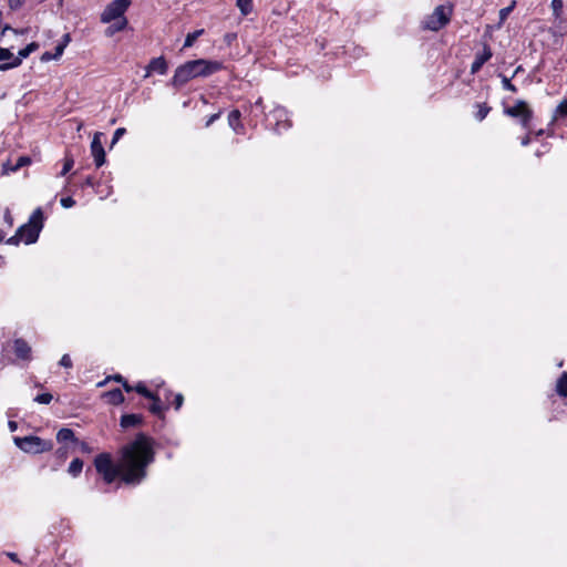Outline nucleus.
<instances>
[{
    "instance_id": "09e8293b",
    "label": "nucleus",
    "mask_w": 567,
    "mask_h": 567,
    "mask_svg": "<svg viewBox=\"0 0 567 567\" xmlns=\"http://www.w3.org/2000/svg\"><path fill=\"white\" fill-rule=\"evenodd\" d=\"M3 238H4V234H3V231L0 229V241H2V240H3Z\"/></svg>"
},
{
    "instance_id": "2eb2a0df",
    "label": "nucleus",
    "mask_w": 567,
    "mask_h": 567,
    "mask_svg": "<svg viewBox=\"0 0 567 567\" xmlns=\"http://www.w3.org/2000/svg\"><path fill=\"white\" fill-rule=\"evenodd\" d=\"M240 112L238 110H234L228 115V123L234 128L236 133H240L238 130L240 127Z\"/></svg>"
},
{
    "instance_id": "5701e85b",
    "label": "nucleus",
    "mask_w": 567,
    "mask_h": 567,
    "mask_svg": "<svg viewBox=\"0 0 567 567\" xmlns=\"http://www.w3.org/2000/svg\"><path fill=\"white\" fill-rule=\"evenodd\" d=\"M515 4H516V2L513 1L508 7L499 10V24H502L507 19L508 14L515 8Z\"/></svg>"
},
{
    "instance_id": "c9c22d12",
    "label": "nucleus",
    "mask_w": 567,
    "mask_h": 567,
    "mask_svg": "<svg viewBox=\"0 0 567 567\" xmlns=\"http://www.w3.org/2000/svg\"><path fill=\"white\" fill-rule=\"evenodd\" d=\"M503 86L506 90H509L512 92H516V86L511 83V81L507 78H503Z\"/></svg>"
},
{
    "instance_id": "c756f323",
    "label": "nucleus",
    "mask_w": 567,
    "mask_h": 567,
    "mask_svg": "<svg viewBox=\"0 0 567 567\" xmlns=\"http://www.w3.org/2000/svg\"><path fill=\"white\" fill-rule=\"evenodd\" d=\"M556 114L566 116L567 115V99L564 100L556 109Z\"/></svg>"
},
{
    "instance_id": "dca6fc26",
    "label": "nucleus",
    "mask_w": 567,
    "mask_h": 567,
    "mask_svg": "<svg viewBox=\"0 0 567 567\" xmlns=\"http://www.w3.org/2000/svg\"><path fill=\"white\" fill-rule=\"evenodd\" d=\"M30 163H31V158H30L29 156H21V157L18 159V162H17V164H16L14 166L9 167V166H8V164H4V165H3V169H4L6 172H8V171L16 172V171H18L19 168H21V167H23V166L29 165Z\"/></svg>"
},
{
    "instance_id": "8fccbe9b",
    "label": "nucleus",
    "mask_w": 567,
    "mask_h": 567,
    "mask_svg": "<svg viewBox=\"0 0 567 567\" xmlns=\"http://www.w3.org/2000/svg\"><path fill=\"white\" fill-rule=\"evenodd\" d=\"M6 30H12V29H11L9 25H6V27H4V29H3V32H4Z\"/></svg>"
},
{
    "instance_id": "49530a36",
    "label": "nucleus",
    "mask_w": 567,
    "mask_h": 567,
    "mask_svg": "<svg viewBox=\"0 0 567 567\" xmlns=\"http://www.w3.org/2000/svg\"><path fill=\"white\" fill-rule=\"evenodd\" d=\"M529 142H530L529 136H525V137L523 138V141H522V144H523V145H528V144H529Z\"/></svg>"
},
{
    "instance_id": "6ab92c4d",
    "label": "nucleus",
    "mask_w": 567,
    "mask_h": 567,
    "mask_svg": "<svg viewBox=\"0 0 567 567\" xmlns=\"http://www.w3.org/2000/svg\"><path fill=\"white\" fill-rule=\"evenodd\" d=\"M204 33V29L188 33L185 39L184 48H190L194 42Z\"/></svg>"
},
{
    "instance_id": "39448f33",
    "label": "nucleus",
    "mask_w": 567,
    "mask_h": 567,
    "mask_svg": "<svg viewBox=\"0 0 567 567\" xmlns=\"http://www.w3.org/2000/svg\"><path fill=\"white\" fill-rule=\"evenodd\" d=\"M16 445L25 453L39 454L51 451L53 443L51 441L42 440L39 436H24L14 437Z\"/></svg>"
},
{
    "instance_id": "cd10ccee",
    "label": "nucleus",
    "mask_w": 567,
    "mask_h": 567,
    "mask_svg": "<svg viewBox=\"0 0 567 567\" xmlns=\"http://www.w3.org/2000/svg\"><path fill=\"white\" fill-rule=\"evenodd\" d=\"M73 165H74L73 158L66 157L64 161V165H63L61 175L64 176L65 174H68L71 171V168L73 167Z\"/></svg>"
},
{
    "instance_id": "2f4dec72",
    "label": "nucleus",
    "mask_w": 567,
    "mask_h": 567,
    "mask_svg": "<svg viewBox=\"0 0 567 567\" xmlns=\"http://www.w3.org/2000/svg\"><path fill=\"white\" fill-rule=\"evenodd\" d=\"M125 134V128L120 127L114 132L112 145H114L123 135Z\"/></svg>"
},
{
    "instance_id": "a211bd4d",
    "label": "nucleus",
    "mask_w": 567,
    "mask_h": 567,
    "mask_svg": "<svg viewBox=\"0 0 567 567\" xmlns=\"http://www.w3.org/2000/svg\"><path fill=\"white\" fill-rule=\"evenodd\" d=\"M236 4L244 16H247L252 11V0H237Z\"/></svg>"
},
{
    "instance_id": "37998d69",
    "label": "nucleus",
    "mask_w": 567,
    "mask_h": 567,
    "mask_svg": "<svg viewBox=\"0 0 567 567\" xmlns=\"http://www.w3.org/2000/svg\"><path fill=\"white\" fill-rule=\"evenodd\" d=\"M122 384L126 392L133 391V388L126 382V380Z\"/></svg>"
},
{
    "instance_id": "f3484780",
    "label": "nucleus",
    "mask_w": 567,
    "mask_h": 567,
    "mask_svg": "<svg viewBox=\"0 0 567 567\" xmlns=\"http://www.w3.org/2000/svg\"><path fill=\"white\" fill-rule=\"evenodd\" d=\"M110 399V402L113 404H120L124 401V395L120 389H114L106 394Z\"/></svg>"
},
{
    "instance_id": "f8f14e48",
    "label": "nucleus",
    "mask_w": 567,
    "mask_h": 567,
    "mask_svg": "<svg viewBox=\"0 0 567 567\" xmlns=\"http://www.w3.org/2000/svg\"><path fill=\"white\" fill-rule=\"evenodd\" d=\"M492 56L491 49L488 47H484V52L481 55L475 58V61L472 63L471 71L472 73L478 72L482 65L488 61Z\"/></svg>"
},
{
    "instance_id": "a878e982",
    "label": "nucleus",
    "mask_w": 567,
    "mask_h": 567,
    "mask_svg": "<svg viewBox=\"0 0 567 567\" xmlns=\"http://www.w3.org/2000/svg\"><path fill=\"white\" fill-rule=\"evenodd\" d=\"M551 8L555 17L559 18L563 10V0H553Z\"/></svg>"
},
{
    "instance_id": "c85d7f7f",
    "label": "nucleus",
    "mask_w": 567,
    "mask_h": 567,
    "mask_svg": "<svg viewBox=\"0 0 567 567\" xmlns=\"http://www.w3.org/2000/svg\"><path fill=\"white\" fill-rule=\"evenodd\" d=\"M51 400H52V394H50V393H42L35 398V401L41 404H49L51 402Z\"/></svg>"
},
{
    "instance_id": "aec40b11",
    "label": "nucleus",
    "mask_w": 567,
    "mask_h": 567,
    "mask_svg": "<svg viewBox=\"0 0 567 567\" xmlns=\"http://www.w3.org/2000/svg\"><path fill=\"white\" fill-rule=\"evenodd\" d=\"M557 392L563 396H567V372H564L558 379Z\"/></svg>"
},
{
    "instance_id": "473e14b6",
    "label": "nucleus",
    "mask_w": 567,
    "mask_h": 567,
    "mask_svg": "<svg viewBox=\"0 0 567 567\" xmlns=\"http://www.w3.org/2000/svg\"><path fill=\"white\" fill-rule=\"evenodd\" d=\"M60 365H62L64 368H72V360L69 354L62 355V358L60 360Z\"/></svg>"
},
{
    "instance_id": "9b49d317",
    "label": "nucleus",
    "mask_w": 567,
    "mask_h": 567,
    "mask_svg": "<svg viewBox=\"0 0 567 567\" xmlns=\"http://www.w3.org/2000/svg\"><path fill=\"white\" fill-rule=\"evenodd\" d=\"M13 351L18 358L28 360L30 358L31 348L24 340L17 339L13 343Z\"/></svg>"
},
{
    "instance_id": "393cba45",
    "label": "nucleus",
    "mask_w": 567,
    "mask_h": 567,
    "mask_svg": "<svg viewBox=\"0 0 567 567\" xmlns=\"http://www.w3.org/2000/svg\"><path fill=\"white\" fill-rule=\"evenodd\" d=\"M137 393L142 394L147 399H154V394L147 390V388L143 383H138L135 388Z\"/></svg>"
},
{
    "instance_id": "4468645a",
    "label": "nucleus",
    "mask_w": 567,
    "mask_h": 567,
    "mask_svg": "<svg viewBox=\"0 0 567 567\" xmlns=\"http://www.w3.org/2000/svg\"><path fill=\"white\" fill-rule=\"evenodd\" d=\"M142 416L137 414H125L121 419V426L124 429L141 424Z\"/></svg>"
},
{
    "instance_id": "6e6552de",
    "label": "nucleus",
    "mask_w": 567,
    "mask_h": 567,
    "mask_svg": "<svg viewBox=\"0 0 567 567\" xmlns=\"http://www.w3.org/2000/svg\"><path fill=\"white\" fill-rule=\"evenodd\" d=\"M38 48H39L38 43L31 42L24 49L19 51L18 56H16L12 62H7V63L1 64L0 71H7L9 69L20 65L22 60L28 58L30 55V53H32L33 51L38 50Z\"/></svg>"
},
{
    "instance_id": "b1692460",
    "label": "nucleus",
    "mask_w": 567,
    "mask_h": 567,
    "mask_svg": "<svg viewBox=\"0 0 567 567\" xmlns=\"http://www.w3.org/2000/svg\"><path fill=\"white\" fill-rule=\"evenodd\" d=\"M153 400V404L150 406V411L153 413V414H156V415H162L163 413V408L159 403V400L157 396L154 395V399Z\"/></svg>"
},
{
    "instance_id": "a19ab883",
    "label": "nucleus",
    "mask_w": 567,
    "mask_h": 567,
    "mask_svg": "<svg viewBox=\"0 0 567 567\" xmlns=\"http://www.w3.org/2000/svg\"><path fill=\"white\" fill-rule=\"evenodd\" d=\"M218 117H219V114H218V113L213 114V115L208 118V121L206 122V126L212 125V124H213V123H214Z\"/></svg>"
},
{
    "instance_id": "de8ad7c7",
    "label": "nucleus",
    "mask_w": 567,
    "mask_h": 567,
    "mask_svg": "<svg viewBox=\"0 0 567 567\" xmlns=\"http://www.w3.org/2000/svg\"><path fill=\"white\" fill-rule=\"evenodd\" d=\"M69 41H70V35H69V34H65V35H64V41H63V43H65V44H66Z\"/></svg>"
},
{
    "instance_id": "20e7f679",
    "label": "nucleus",
    "mask_w": 567,
    "mask_h": 567,
    "mask_svg": "<svg viewBox=\"0 0 567 567\" xmlns=\"http://www.w3.org/2000/svg\"><path fill=\"white\" fill-rule=\"evenodd\" d=\"M43 215L41 209H37L30 217L29 223L18 228V235L25 244L35 243L42 228Z\"/></svg>"
},
{
    "instance_id": "9d476101",
    "label": "nucleus",
    "mask_w": 567,
    "mask_h": 567,
    "mask_svg": "<svg viewBox=\"0 0 567 567\" xmlns=\"http://www.w3.org/2000/svg\"><path fill=\"white\" fill-rule=\"evenodd\" d=\"M152 72H157L159 74H165L167 72V63L163 56L151 60L147 65L146 76H148Z\"/></svg>"
},
{
    "instance_id": "bb28decb",
    "label": "nucleus",
    "mask_w": 567,
    "mask_h": 567,
    "mask_svg": "<svg viewBox=\"0 0 567 567\" xmlns=\"http://www.w3.org/2000/svg\"><path fill=\"white\" fill-rule=\"evenodd\" d=\"M14 58L9 49L0 48V61L11 60L12 62Z\"/></svg>"
},
{
    "instance_id": "72a5a7b5",
    "label": "nucleus",
    "mask_w": 567,
    "mask_h": 567,
    "mask_svg": "<svg viewBox=\"0 0 567 567\" xmlns=\"http://www.w3.org/2000/svg\"><path fill=\"white\" fill-rule=\"evenodd\" d=\"M75 200L72 197H64L61 199V205L65 208L74 206Z\"/></svg>"
},
{
    "instance_id": "4c0bfd02",
    "label": "nucleus",
    "mask_w": 567,
    "mask_h": 567,
    "mask_svg": "<svg viewBox=\"0 0 567 567\" xmlns=\"http://www.w3.org/2000/svg\"><path fill=\"white\" fill-rule=\"evenodd\" d=\"M20 241H22V239L20 238V236L18 235V231H17L14 236L10 237L7 240V244H9V245H18Z\"/></svg>"
},
{
    "instance_id": "7ed1b4c3",
    "label": "nucleus",
    "mask_w": 567,
    "mask_h": 567,
    "mask_svg": "<svg viewBox=\"0 0 567 567\" xmlns=\"http://www.w3.org/2000/svg\"><path fill=\"white\" fill-rule=\"evenodd\" d=\"M453 6L452 4H441L437 6L432 14H430L424 21V29L431 31H439L443 27H445L452 17Z\"/></svg>"
},
{
    "instance_id": "7c9ffc66",
    "label": "nucleus",
    "mask_w": 567,
    "mask_h": 567,
    "mask_svg": "<svg viewBox=\"0 0 567 567\" xmlns=\"http://www.w3.org/2000/svg\"><path fill=\"white\" fill-rule=\"evenodd\" d=\"M489 112V107L485 106V105H480V110L478 112L476 113V118L482 121L486 117V115L488 114Z\"/></svg>"
},
{
    "instance_id": "1a4fd4ad",
    "label": "nucleus",
    "mask_w": 567,
    "mask_h": 567,
    "mask_svg": "<svg viewBox=\"0 0 567 567\" xmlns=\"http://www.w3.org/2000/svg\"><path fill=\"white\" fill-rule=\"evenodd\" d=\"M101 136L102 133H95L91 143L92 156L94 157V163L97 167L102 166L105 162V151L101 142Z\"/></svg>"
},
{
    "instance_id": "4be33fe9",
    "label": "nucleus",
    "mask_w": 567,
    "mask_h": 567,
    "mask_svg": "<svg viewBox=\"0 0 567 567\" xmlns=\"http://www.w3.org/2000/svg\"><path fill=\"white\" fill-rule=\"evenodd\" d=\"M83 468V462L80 458H74L69 465V473L73 476L80 474Z\"/></svg>"
},
{
    "instance_id": "79ce46f5",
    "label": "nucleus",
    "mask_w": 567,
    "mask_h": 567,
    "mask_svg": "<svg viewBox=\"0 0 567 567\" xmlns=\"http://www.w3.org/2000/svg\"><path fill=\"white\" fill-rule=\"evenodd\" d=\"M7 556H8L12 561H14V563H20V560H19V558H18L17 554H14V553H7Z\"/></svg>"
},
{
    "instance_id": "e433bc0d",
    "label": "nucleus",
    "mask_w": 567,
    "mask_h": 567,
    "mask_svg": "<svg viewBox=\"0 0 567 567\" xmlns=\"http://www.w3.org/2000/svg\"><path fill=\"white\" fill-rule=\"evenodd\" d=\"M65 49V43H60L55 47L54 58L58 59L62 55L63 51Z\"/></svg>"
},
{
    "instance_id": "423d86ee",
    "label": "nucleus",
    "mask_w": 567,
    "mask_h": 567,
    "mask_svg": "<svg viewBox=\"0 0 567 567\" xmlns=\"http://www.w3.org/2000/svg\"><path fill=\"white\" fill-rule=\"evenodd\" d=\"M131 4V0H113L110 2L101 14L103 23H110L113 20H120L124 17L125 11Z\"/></svg>"
},
{
    "instance_id": "ea45409f",
    "label": "nucleus",
    "mask_w": 567,
    "mask_h": 567,
    "mask_svg": "<svg viewBox=\"0 0 567 567\" xmlns=\"http://www.w3.org/2000/svg\"><path fill=\"white\" fill-rule=\"evenodd\" d=\"M183 400H184V399H183V395H182V394H177V395L175 396V402H174V403H175V408H176V409H179V408L182 406V404H183Z\"/></svg>"
},
{
    "instance_id": "f03ea898",
    "label": "nucleus",
    "mask_w": 567,
    "mask_h": 567,
    "mask_svg": "<svg viewBox=\"0 0 567 567\" xmlns=\"http://www.w3.org/2000/svg\"><path fill=\"white\" fill-rule=\"evenodd\" d=\"M223 65L218 61H208L205 59L188 61L176 69L172 79V85L179 89L192 79L208 76L219 71Z\"/></svg>"
},
{
    "instance_id": "f704fd0d",
    "label": "nucleus",
    "mask_w": 567,
    "mask_h": 567,
    "mask_svg": "<svg viewBox=\"0 0 567 567\" xmlns=\"http://www.w3.org/2000/svg\"><path fill=\"white\" fill-rule=\"evenodd\" d=\"M8 2L10 9L17 10L24 3V0H8Z\"/></svg>"
},
{
    "instance_id": "f257e3e1",
    "label": "nucleus",
    "mask_w": 567,
    "mask_h": 567,
    "mask_svg": "<svg viewBox=\"0 0 567 567\" xmlns=\"http://www.w3.org/2000/svg\"><path fill=\"white\" fill-rule=\"evenodd\" d=\"M154 461L153 441L140 433L135 440L121 449L116 464L111 455L102 453L95 457L96 471L111 484L117 476L126 484H140L146 476V467Z\"/></svg>"
},
{
    "instance_id": "58836bf2",
    "label": "nucleus",
    "mask_w": 567,
    "mask_h": 567,
    "mask_svg": "<svg viewBox=\"0 0 567 567\" xmlns=\"http://www.w3.org/2000/svg\"><path fill=\"white\" fill-rule=\"evenodd\" d=\"M53 59H55V58H54V54L51 52H44L41 56V61H43V62H48Z\"/></svg>"
},
{
    "instance_id": "c03bdc74",
    "label": "nucleus",
    "mask_w": 567,
    "mask_h": 567,
    "mask_svg": "<svg viewBox=\"0 0 567 567\" xmlns=\"http://www.w3.org/2000/svg\"><path fill=\"white\" fill-rule=\"evenodd\" d=\"M113 379L115 381H117V382H121V383H123L125 381V379L122 375H120V374L114 375Z\"/></svg>"
},
{
    "instance_id": "a18cd8bd",
    "label": "nucleus",
    "mask_w": 567,
    "mask_h": 567,
    "mask_svg": "<svg viewBox=\"0 0 567 567\" xmlns=\"http://www.w3.org/2000/svg\"><path fill=\"white\" fill-rule=\"evenodd\" d=\"M9 427H10V430H11L12 432H13V431H16V430H17V423H16L14 421H10V422H9Z\"/></svg>"
},
{
    "instance_id": "412c9836",
    "label": "nucleus",
    "mask_w": 567,
    "mask_h": 567,
    "mask_svg": "<svg viewBox=\"0 0 567 567\" xmlns=\"http://www.w3.org/2000/svg\"><path fill=\"white\" fill-rule=\"evenodd\" d=\"M56 440L59 442L73 441L74 433L71 429H61L56 434Z\"/></svg>"
},
{
    "instance_id": "0eeeda50",
    "label": "nucleus",
    "mask_w": 567,
    "mask_h": 567,
    "mask_svg": "<svg viewBox=\"0 0 567 567\" xmlns=\"http://www.w3.org/2000/svg\"><path fill=\"white\" fill-rule=\"evenodd\" d=\"M505 114L512 117H520L525 128L528 127L533 112L525 101H517L514 106L505 109Z\"/></svg>"
},
{
    "instance_id": "ddd939ff",
    "label": "nucleus",
    "mask_w": 567,
    "mask_h": 567,
    "mask_svg": "<svg viewBox=\"0 0 567 567\" xmlns=\"http://www.w3.org/2000/svg\"><path fill=\"white\" fill-rule=\"evenodd\" d=\"M114 23H112L106 30H105V34L107 37H112L114 35L116 32H120L122 30H124L127 25V19L126 18H122L120 20H113Z\"/></svg>"
}]
</instances>
